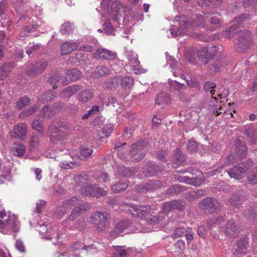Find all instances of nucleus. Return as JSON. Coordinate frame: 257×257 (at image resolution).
<instances>
[{"mask_svg":"<svg viewBox=\"0 0 257 257\" xmlns=\"http://www.w3.org/2000/svg\"><path fill=\"white\" fill-rule=\"evenodd\" d=\"M235 149L236 152V154H229L228 156H227L226 160L223 165H221L217 169L209 172V174L211 176H213L220 173L223 170V167H226L228 166L233 165L239 160V158L241 159L242 158L246 156L247 148L245 146L244 143L243 142V139L242 137H238L235 140Z\"/></svg>","mask_w":257,"mask_h":257,"instance_id":"obj_1","label":"nucleus"},{"mask_svg":"<svg viewBox=\"0 0 257 257\" xmlns=\"http://www.w3.org/2000/svg\"><path fill=\"white\" fill-rule=\"evenodd\" d=\"M17 217L7 212L5 209L0 210V231L4 234L17 232L20 229V223Z\"/></svg>","mask_w":257,"mask_h":257,"instance_id":"obj_2","label":"nucleus"},{"mask_svg":"<svg viewBox=\"0 0 257 257\" xmlns=\"http://www.w3.org/2000/svg\"><path fill=\"white\" fill-rule=\"evenodd\" d=\"M101 6L105 11L106 15L117 21L122 17L125 8L119 0H103Z\"/></svg>","mask_w":257,"mask_h":257,"instance_id":"obj_3","label":"nucleus"},{"mask_svg":"<svg viewBox=\"0 0 257 257\" xmlns=\"http://www.w3.org/2000/svg\"><path fill=\"white\" fill-rule=\"evenodd\" d=\"M90 219L99 232L105 230L110 224V217L105 212H95L91 214Z\"/></svg>","mask_w":257,"mask_h":257,"instance_id":"obj_4","label":"nucleus"},{"mask_svg":"<svg viewBox=\"0 0 257 257\" xmlns=\"http://www.w3.org/2000/svg\"><path fill=\"white\" fill-rule=\"evenodd\" d=\"M237 36L235 49L239 52H243L252 45V34L248 30H243L238 32Z\"/></svg>","mask_w":257,"mask_h":257,"instance_id":"obj_5","label":"nucleus"},{"mask_svg":"<svg viewBox=\"0 0 257 257\" xmlns=\"http://www.w3.org/2000/svg\"><path fill=\"white\" fill-rule=\"evenodd\" d=\"M123 207L124 210L128 211L134 217L144 218L145 220L151 212V207L149 205L124 204Z\"/></svg>","mask_w":257,"mask_h":257,"instance_id":"obj_6","label":"nucleus"},{"mask_svg":"<svg viewBox=\"0 0 257 257\" xmlns=\"http://www.w3.org/2000/svg\"><path fill=\"white\" fill-rule=\"evenodd\" d=\"M251 165L248 162L238 164L234 166L231 170L224 172L226 173L231 178L239 180L243 178L244 174L248 170Z\"/></svg>","mask_w":257,"mask_h":257,"instance_id":"obj_7","label":"nucleus"},{"mask_svg":"<svg viewBox=\"0 0 257 257\" xmlns=\"http://www.w3.org/2000/svg\"><path fill=\"white\" fill-rule=\"evenodd\" d=\"M125 54L128 60V64L135 74H139L146 72V70L140 66L136 53L133 51H125Z\"/></svg>","mask_w":257,"mask_h":257,"instance_id":"obj_8","label":"nucleus"},{"mask_svg":"<svg viewBox=\"0 0 257 257\" xmlns=\"http://www.w3.org/2000/svg\"><path fill=\"white\" fill-rule=\"evenodd\" d=\"M81 193L86 196L99 197L106 194L103 189L99 188L96 185L85 184L82 187Z\"/></svg>","mask_w":257,"mask_h":257,"instance_id":"obj_9","label":"nucleus"},{"mask_svg":"<svg viewBox=\"0 0 257 257\" xmlns=\"http://www.w3.org/2000/svg\"><path fill=\"white\" fill-rule=\"evenodd\" d=\"M78 199L76 197H73L70 199H66L62 204H59L56 209L55 213L59 218H61L66 213L67 210L70 209L74 205Z\"/></svg>","mask_w":257,"mask_h":257,"instance_id":"obj_10","label":"nucleus"},{"mask_svg":"<svg viewBox=\"0 0 257 257\" xmlns=\"http://www.w3.org/2000/svg\"><path fill=\"white\" fill-rule=\"evenodd\" d=\"M216 86V85L213 82L208 81L205 83L204 85V88L205 91H208L210 90V93H212V96L214 94V92H212L213 90H212L213 88H214ZM217 98L216 97L212 96V100L210 102L209 108L213 111L214 113H216V115H218L221 112H219V110H221L222 106L220 104H215L214 102H216Z\"/></svg>","mask_w":257,"mask_h":257,"instance_id":"obj_11","label":"nucleus"},{"mask_svg":"<svg viewBox=\"0 0 257 257\" xmlns=\"http://www.w3.org/2000/svg\"><path fill=\"white\" fill-rule=\"evenodd\" d=\"M49 137L51 142L53 144H62L61 141L65 138L66 134L59 130L54 125H50L49 128Z\"/></svg>","mask_w":257,"mask_h":257,"instance_id":"obj_12","label":"nucleus"},{"mask_svg":"<svg viewBox=\"0 0 257 257\" xmlns=\"http://www.w3.org/2000/svg\"><path fill=\"white\" fill-rule=\"evenodd\" d=\"M47 66L48 62L44 59H41L35 64L30 65L28 71L31 75H38L44 71Z\"/></svg>","mask_w":257,"mask_h":257,"instance_id":"obj_13","label":"nucleus"},{"mask_svg":"<svg viewBox=\"0 0 257 257\" xmlns=\"http://www.w3.org/2000/svg\"><path fill=\"white\" fill-rule=\"evenodd\" d=\"M143 143L142 142H138L132 146L131 153L133 157V160L136 161H140L144 157Z\"/></svg>","mask_w":257,"mask_h":257,"instance_id":"obj_14","label":"nucleus"},{"mask_svg":"<svg viewBox=\"0 0 257 257\" xmlns=\"http://www.w3.org/2000/svg\"><path fill=\"white\" fill-rule=\"evenodd\" d=\"M132 223L128 220H123L118 222L114 227V228L111 232L112 236H117L120 233L126 230L128 232L131 230Z\"/></svg>","mask_w":257,"mask_h":257,"instance_id":"obj_15","label":"nucleus"},{"mask_svg":"<svg viewBox=\"0 0 257 257\" xmlns=\"http://www.w3.org/2000/svg\"><path fill=\"white\" fill-rule=\"evenodd\" d=\"M27 133V125L25 123H20L15 125L12 132H11V136L14 138L23 139Z\"/></svg>","mask_w":257,"mask_h":257,"instance_id":"obj_16","label":"nucleus"},{"mask_svg":"<svg viewBox=\"0 0 257 257\" xmlns=\"http://www.w3.org/2000/svg\"><path fill=\"white\" fill-rule=\"evenodd\" d=\"M81 72L75 68L68 70L66 74L65 80L62 81V85L65 86L71 81L79 79L81 77Z\"/></svg>","mask_w":257,"mask_h":257,"instance_id":"obj_17","label":"nucleus"},{"mask_svg":"<svg viewBox=\"0 0 257 257\" xmlns=\"http://www.w3.org/2000/svg\"><path fill=\"white\" fill-rule=\"evenodd\" d=\"M200 207L204 210L217 209L219 207V203L215 198L207 197L204 199L200 203Z\"/></svg>","mask_w":257,"mask_h":257,"instance_id":"obj_18","label":"nucleus"},{"mask_svg":"<svg viewBox=\"0 0 257 257\" xmlns=\"http://www.w3.org/2000/svg\"><path fill=\"white\" fill-rule=\"evenodd\" d=\"M115 55L114 53L109 50L104 48H99L93 54V57L97 59L110 60L113 59L115 57Z\"/></svg>","mask_w":257,"mask_h":257,"instance_id":"obj_19","label":"nucleus"},{"mask_svg":"<svg viewBox=\"0 0 257 257\" xmlns=\"http://www.w3.org/2000/svg\"><path fill=\"white\" fill-rule=\"evenodd\" d=\"M205 16L201 15H198L193 19L192 23L185 22L186 26L188 24L187 29L189 30L190 34V30L194 29V27L203 28L205 23Z\"/></svg>","mask_w":257,"mask_h":257,"instance_id":"obj_20","label":"nucleus"},{"mask_svg":"<svg viewBox=\"0 0 257 257\" xmlns=\"http://www.w3.org/2000/svg\"><path fill=\"white\" fill-rule=\"evenodd\" d=\"M79 46V43L74 42H66L61 46V54L66 55L72 51L76 50Z\"/></svg>","mask_w":257,"mask_h":257,"instance_id":"obj_21","label":"nucleus"},{"mask_svg":"<svg viewBox=\"0 0 257 257\" xmlns=\"http://www.w3.org/2000/svg\"><path fill=\"white\" fill-rule=\"evenodd\" d=\"M160 171L161 169L159 167L153 164H147L142 169L143 174L147 176H154Z\"/></svg>","mask_w":257,"mask_h":257,"instance_id":"obj_22","label":"nucleus"},{"mask_svg":"<svg viewBox=\"0 0 257 257\" xmlns=\"http://www.w3.org/2000/svg\"><path fill=\"white\" fill-rule=\"evenodd\" d=\"M223 231L227 235L233 236L238 233V228L233 221L230 220L227 222Z\"/></svg>","mask_w":257,"mask_h":257,"instance_id":"obj_23","label":"nucleus"},{"mask_svg":"<svg viewBox=\"0 0 257 257\" xmlns=\"http://www.w3.org/2000/svg\"><path fill=\"white\" fill-rule=\"evenodd\" d=\"M77 198L78 199V201H77L76 203L73 205L75 206L73 209H76L77 213L80 215L88 210L90 208V205L88 203H82L81 200Z\"/></svg>","mask_w":257,"mask_h":257,"instance_id":"obj_24","label":"nucleus"},{"mask_svg":"<svg viewBox=\"0 0 257 257\" xmlns=\"http://www.w3.org/2000/svg\"><path fill=\"white\" fill-rule=\"evenodd\" d=\"M138 170V169L136 167L130 168H127L123 166H119L117 168V172L121 176L128 177L131 176L134 173H136Z\"/></svg>","mask_w":257,"mask_h":257,"instance_id":"obj_25","label":"nucleus"},{"mask_svg":"<svg viewBox=\"0 0 257 257\" xmlns=\"http://www.w3.org/2000/svg\"><path fill=\"white\" fill-rule=\"evenodd\" d=\"M187 26H186V23H183V24L180 25V30H176L174 27L170 29L171 35L173 36H179L183 34L189 35V30L187 29Z\"/></svg>","mask_w":257,"mask_h":257,"instance_id":"obj_26","label":"nucleus"},{"mask_svg":"<svg viewBox=\"0 0 257 257\" xmlns=\"http://www.w3.org/2000/svg\"><path fill=\"white\" fill-rule=\"evenodd\" d=\"M118 83L123 88H130L134 84V79L128 76L118 77Z\"/></svg>","mask_w":257,"mask_h":257,"instance_id":"obj_27","label":"nucleus"},{"mask_svg":"<svg viewBox=\"0 0 257 257\" xmlns=\"http://www.w3.org/2000/svg\"><path fill=\"white\" fill-rule=\"evenodd\" d=\"M93 95L92 91L87 89L81 91L78 95L77 99L80 102L84 103L91 99Z\"/></svg>","mask_w":257,"mask_h":257,"instance_id":"obj_28","label":"nucleus"},{"mask_svg":"<svg viewBox=\"0 0 257 257\" xmlns=\"http://www.w3.org/2000/svg\"><path fill=\"white\" fill-rule=\"evenodd\" d=\"M79 90V87L78 85H73L69 86L64 89L61 92V95L62 97L69 98L72 95L76 93Z\"/></svg>","mask_w":257,"mask_h":257,"instance_id":"obj_29","label":"nucleus"},{"mask_svg":"<svg viewBox=\"0 0 257 257\" xmlns=\"http://www.w3.org/2000/svg\"><path fill=\"white\" fill-rule=\"evenodd\" d=\"M12 151L16 156L21 157L24 155L26 151L25 146L20 144H14L12 147Z\"/></svg>","mask_w":257,"mask_h":257,"instance_id":"obj_30","label":"nucleus"},{"mask_svg":"<svg viewBox=\"0 0 257 257\" xmlns=\"http://www.w3.org/2000/svg\"><path fill=\"white\" fill-rule=\"evenodd\" d=\"M246 244L247 240L245 238H241L237 242L236 250L238 254L241 255L246 252Z\"/></svg>","mask_w":257,"mask_h":257,"instance_id":"obj_31","label":"nucleus"},{"mask_svg":"<svg viewBox=\"0 0 257 257\" xmlns=\"http://www.w3.org/2000/svg\"><path fill=\"white\" fill-rule=\"evenodd\" d=\"M115 252L114 257H126L128 249L124 246H116L114 247Z\"/></svg>","mask_w":257,"mask_h":257,"instance_id":"obj_32","label":"nucleus"},{"mask_svg":"<svg viewBox=\"0 0 257 257\" xmlns=\"http://www.w3.org/2000/svg\"><path fill=\"white\" fill-rule=\"evenodd\" d=\"M159 181L150 182L147 184L140 185L139 187V191L141 192H146L148 191L156 189L155 185L159 184Z\"/></svg>","mask_w":257,"mask_h":257,"instance_id":"obj_33","label":"nucleus"},{"mask_svg":"<svg viewBox=\"0 0 257 257\" xmlns=\"http://www.w3.org/2000/svg\"><path fill=\"white\" fill-rule=\"evenodd\" d=\"M12 70V66L10 64H6L1 66L0 68V74L1 79L7 77Z\"/></svg>","mask_w":257,"mask_h":257,"instance_id":"obj_34","label":"nucleus"},{"mask_svg":"<svg viewBox=\"0 0 257 257\" xmlns=\"http://www.w3.org/2000/svg\"><path fill=\"white\" fill-rule=\"evenodd\" d=\"M168 83L170 87L175 90L181 91L185 89V86L183 84H181L175 80H172L169 79Z\"/></svg>","mask_w":257,"mask_h":257,"instance_id":"obj_35","label":"nucleus"},{"mask_svg":"<svg viewBox=\"0 0 257 257\" xmlns=\"http://www.w3.org/2000/svg\"><path fill=\"white\" fill-rule=\"evenodd\" d=\"M127 186L128 184L125 182L121 183H116L112 186V191L115 193H119L126 189Z\"/></svg>","mask_w":257,"mask_h":257,"instance_id":"obj_36","label":"nucleus"},{"mask_svg":"<svg viewBox=\"0 0 257 257\" xmlns=\"http://www.w3.org/2000/svg\"><path fill=\"white\" fill-rule=\"evenodd\" d=\"M163 219V218L160 216H157L155 214H153L151 212L150 215L148 217V218H146V220L148 222L149 224H156L159 223Z\"/></svg>","mask_w":257,"mask_h":257,"instance_id":"obj_37","label":"nucleus"},{"mask_svg":"<svg viewBox=\"0 0 257 257\" xmlns=\"http://www.w3.org/2000/svg\"><path fill=\"white\" fill-rule=\"evenodd\" d=\"M246 135L250 139L251 143L254 144L257 142V128H248L246 130Z\"/></svg>","mask_w":257,"mask_h":257,"instance_id":"obj_38","label":"nucleus"},{"mask_svg":"<svg viewBox=\"0 0 257 257\" xmlns=\"http://www.w3.org/2000/svg\"><path fill=\"white\" fill-rule=\"evenodd\" d=\"M95 72L96 73V76L97 77H100L108 74L109 73V70L107 67L105 66H99L96 68Z\"/></svg>","mask_w":257,"mask_h":257,"instance_id":"obj_39","label":"nucleus"},{"mask_svg":"<svg viewBox=\"0 0 257 257\" xmlns=\"http://www.w3.org/2000/svg\"><path fill=\"white\" fill-rule=\"evenodd\" d=\"M118 77L110 78L105 82L106 86L109 89L115 88L118 85Z\"/></svg>","mask_w":257,"mask_h":257,"instance_id":"obj_40","label":"nucleus"},{"mask_svg":"<svg viewBox=\"0 0 257 257\" xmlns=\"http://www.w3.org/2000/svg\"><path fill=\"white\" fill-rule=\"evenodd\" d=\"M169 99V96L167 94L164 93L158 94L155 98L156 103L158 105H161L164 102L167 101Z\"/></svg>","mask_w":257,"mask_h":257,"instance_id":"obj_41","label":"nucleus"},{"mask_svg":"<svg viewBox=\"0 0 257 257\" xmlns=\"http://www.w3.org/2000/svg\"><path fill=\"white\" fill-rule=\"evenodd\" d=\"M38 108V106H33L28 109H25L20 114V117L23 118L28 116L34 113Z\"/></svg>","mask_w":257,"mask_h":257,"instance_id":"obj_42","label":"nucleus"},{"mask_svg":"<svg viewBox=\"0 0 257 257\" xmlns=\"http://www.w3.org/2000/svg\"><path fill=\"white\" fill-rule=\"evenodd\" d=\"M30 104V99L28 97H23L21 98L19 101H18L17 106L19 109H21Z\"/></svg>","mask_w":257,"mask_h":257,"instance_id":"obj_43","label":"nucleus"},{"mask_svg":"<svg viewBox=\"0 0 257 257\" xmlns=\"http://www.w3.org/2000/svg\"><path fill=\"white\" fill-rule=\"evenodd\" d=\"M40 140L36 135H33L30 141V148L31 149L37 148L39 146Z\"/></svg>","mask_w":257,"mask_h":257,"instance_id":"obj_44","label":"nucleus"},{"mask_svg":"<svg viewBox=\"0 0 257 257\" xmlns=\"http://www.w3.org/2000/svg\"><path fill=\"white\" fill-rule=\"evenodd\" d=\"M174 158L179 164L183 163L185 160L184 155L181 152L179 149H176L175 150Z\"/></svg>","mask_w":257,"mask_h":257,"instance_id":"obj_45","label":"nucleus"},{"mask_svg":"<svg viewBox=\"0 0 257 257\" xmlns=\"http://www.w3.org/2000/svg\"><path fill=\"white\" fill-rule=\"evenodd\" d=\"M63 106V103L61 102L55 103L51 107L48 113V117H51L57 111L62 108Z\"/></svg>","mask_w":257,"mask_h":257,"instance_id":"obj_46","label":"nucleus"},{"mask_svg":"<svg viewBox=\"0 0 257 257\" xmlns=\"http://www.w3.org/2000/svg\"><path fill=\"white\" fill-rule=\"evenodd\" d=\"M241 197L238 195H234L232 196L229 200L230 204L233 206L238 207L241 203Z\"/></svg>","mask_w":257,"mask_h":257,"instance_id":"obj_47","label":"nucleus"},{"mask_svg":"<svg viewBox=\"0 0 257 257\" xmlns=\"http://www.w3.org/2000/svg\"><path fill=\"white\" fill-rule=\"evenodd\" d=\"M93 152V150L90 148L86 147H82L80 148V153L84 159H86L91 156Z\"/></svg>","mask_w":257,"mask_h":257,"instance_id":"obj_48","label":"nucleus"},{"mask_svg":"<svg viewBox=\"0 0 257 257\" xmlns=\"http://www.w3.org/2000/svg\"><path fill=\"white\" fill-rule=\"evenodd\" d=\"M32 125L33 128L38 131L42 135H43V125L42 124L40 120H36V119L34 120V121L32 124Z\"/></svg>","mask_w":257,"mask_h":257,"instance_id":"obj_49","label":"nucleus"},{"mask_svg":"<svg viewBox=\"0 0 257 257\" xmlns=\"http://www.w3.org/2000/svg\"><path fill=\"white\" fill-rule=\"evenodd\" d=\"M103 30L105 33H106L108 35L111 34L113 31V28L111 24L109 22V21H107L105 22V23L103 25Z\"/></svg>","mask_w":257,"mask_h":257,"instance_id":"obj_50","label":"nucleus"},{"mask_svg":"<svg viewBox=\"0 0 257 257\" xmlns=\"http://www.w3.org/2000/svg\"><path fill=\"white\" fill-rule=\"evenodd\" d=\"M183 188L179 185H174L168 190V193H179L181 191H183Z\"/></svg>","mask_w":257,"mask_h":257,"instance_id":"obj_51","label":"nucleus"},{"mask_svg":"<svg viewBox=\"0 0 257 257\" xmlns=\"http://www.w3.org/2000/svg\"><path fill=\"white\" fill-rule=\"evenodd\" d=\"M247 179L250 184H257V167H255L253 174L248 176Z\"/></svg>","mask_w":257,"mask_h":257,"instance_id":"obj_52","label":"nucleus"},{"mask_svg":"<svg viewBox=\"0 0 257 257\" xmlns=\"http://www.w3.org/2000/svg\"><path fill=\"white\" fill-rule=\"evenodd\" d=\"M252 2V0H244L243 2V7L246 8L250 6H253V9H254L255 12L257 13V0L254 4H253Z\"/></svg>","mask_w":257,"mask_h":257,"instance_id":"obj_53","label":"nucleus"},{"mask_svg":"<svg viewBox=\"0 0 257 257\" xmlns=\"http://www.w3.org/2000/svg\"><path fill=\"white\" fill-rule=\"evenodd\" d=\"M197 144L194 141H189L187 144V150L190 152H194L197 150Z\"/></svg>","mask_w":257,"mask_h":257,"instance_id":"obj_54","label":"nucleus"},{"mask_svg":"<svg viewBox=\"0 0 257 257\" xmlns=\"http://www.w3.org/2000/svg\"><path fill=\"white\" fill-rule=\"evenodd\" d=\"M15 247L21 252H24L26 251L25 245L21 240L18 239L16 240Z\"/></svg>","mask_w":257,"mask_h":257,"instance_id":"obj_55","label":"nucleus"},{"mask_svg":"<svg viewBox=\"0 0 257 257\" xmlns=\"http://www.w3.org/2000/svg\"><path fill=\"white\" fill-rule=\"evenodd\" d=\"M71 30V26L69 23L63 24L61 27L60 32L63 35L67 34Z\"/></svg>","mask_w":257,"mask_h":257,"instance_id":"obj_56","label":"nucleus"},{"mask_svg":"<svg viewBox=\"0 0 257 257\" xmlns=\"http://www.w3.org/2000/svg\"><path fill=\"white\" fill-rule=\"evenodd\" d=\"M172 206L173 207V210L174 209H180L181 210L184 205V202L183 201L180 200H174L172 201Z\"/></svg>","mask_w":257,"mask_h":257,"instance_id":"obj_57","label":"nucleus"},{"mask_svg":"<svg viewBox=\"0 0 257 257\" xmlns=\"http://www.w3.org/2000/svg\"><path fill=\"white\" fill-rule=\"evenodd\" d=\"M185 232L184 228L178 227L175 230V232L173 234V237L178 238L183 235Z\"/></svg>","mask_w":257,"mask_h":257,"instance_id":"obj_58","label":"nucleus"},{"mask_svg":"<svg viewBox=\"0 0 257 257\" xmlns=\"http://www.w3.org/2000/svg\"><path fill=\"white\" fill-rule=\"evenodd\" d=\"M59 166L63 169H69L73 168L74 166V164L72 162H62L59 164Z\"/></svg>","mask_w":257,"mask_h":257,"instance_id":"obj_59","label":"nucleus"},{"mask_svg":"<svg viewBox=\"0 0 257 257\" xmlns=\"http://www.w3.org/2000/svg\"><path fill=\"white\" fill-rule=\"evenodd\" d=\"M238 26L236 25H232L230 27H229L224 33V35L226 37H227L229 38H231L232 37V34L233 32L237 29Z\"/></svg>","mask_w":257,"mask_h":257,"instance_id":"obj_60","label":"nucleus"},{"mask_svg":"<svg viewBox=\"0 0 257 257\" xmlns=\"http://www.w3.org/2000/svg\"><path fill=\"white\" fill-rule=\"evenodd\" d=\"M98 111L99 107L98 106H94L90 110H89L87 114L83 115L82 118L83 119H87L89 115H92L95 112H97Z\"/></svg>","mask_w":257,"mask_h":257,"instance_id":"obj_61","label":"nucleus"},{"mask_svg":"<svg viewBox=\"0 0 257 257\" xmlns=\"http://www.w3.org/2000/svg\"><path fill=\"white\" fill-rule=\"evenodd\" d=\"M55 96V94L53 91H49L42 95V99L46 101H50L53 99Z\"/></svg>","mask_w":257,"mask_h":257,"instance_id":"obj_62","label":"nucleus"},{"mask_svg":"<svg viewBox=\"0 0 257 257\" xmlns=\"http://www.w3.org/2000/svg\"><path fill=\"white\" fill-rule=\"evenodd\" d=\"M216 47L215 46H211L208 48V49H204L203 51V54L202 56H206V53H209L212 56H213L215 54L216 52Z\"/></svg>","mask_w":257,"mask_h":257,"instance_id":"obj_63","label":"nucleus"},{"mask_svg":"<svg viewBox=\"0 0 257 257\" xmlns=\"http://www.w3.org/2000/svg\"><path fill=\"white\" fill-rule=\"evenodd\" d=\"M113 127L112 124H107L105 127L103 128L102 132L104 134L106 135V137H108L110 136L111 133L112 132Z\"/></svg>","mask_w":257,"mask_h":257,"instance_id":"obj_64","label":"nucleus"}]
</instances>
